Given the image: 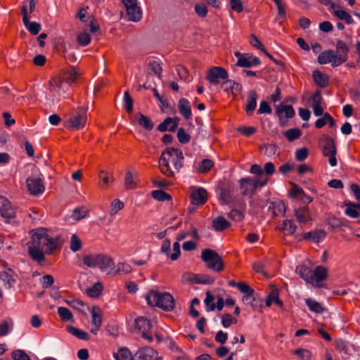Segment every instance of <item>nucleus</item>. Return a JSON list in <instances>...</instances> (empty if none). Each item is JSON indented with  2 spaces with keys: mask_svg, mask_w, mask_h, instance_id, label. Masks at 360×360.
<instances>
[{
  "mask_svg": "<svg viewBox=\"0 0 360 360\" xmlns=\"http://www.w3.org/2000/svg\"><path fill=\"white\" fill-rule=\"evenodd\" d=\"M326 232L322 229H316L307 233H304L300 240H311L315 243H319L326 237Z\"/></svg>",
  "mask_w": 360,
  "mask_h": 360,
  "instance_id": "obj_17",
  "label": "nucleus"
},
{
  "mask_svg": "<svg viewBox=\"0 0 360 360\" xmlns=\"http://www.w3.org/2000/svg\"><path fill=\"white\" fill-rule=\"evenodd\" d=\"M349 47L342 40L336 41V50H326L322 51L317 58V61L321 65L330 63L333 68L340 66L348 59Z\"/></svg>",
  "mask_w": 360,
  "mask_h": 360,
  "instance_id": "obj_1",
  "label": "nucleus"
},
{
  "mask_svg": "<svg viewBox=\"0 0 360 360\" xmlns=\"http://www.w3.org/2000/svg\"><path fill=\"white\" fill-rule=\"evenodd\" d=\"M78 73L75 68H72L64 76L63 80L68 86L71 85L76 81Z\"/></svg>",
  "mask_w": 360,
  "mask_h": 360,
  "instance_id": "obj_44",
  "label": "nucleus"
},
{
  "mask_svg": "<svg viewBox=\"0 0 360 360\" xmlns=\"http://www.w3.org/2000/svg\"><path fill=\"white\" fill-rule=\"evenodd\" d=\"M305 303L311 311L316 314H321L324 311V308L322 305L311 298H307L305 300Z\"/></svg>",
  "mask_w": 360,
  "mask_h": 360,
  "instance_id": "obj_34",
  "label": "nucleus"
},
{
  "mask_svg": "<svg viewBox=\"0 0 360 360\" xmlns=\"http://www.w3.org/2000/svg\"><path fill=\"white\" fill-rule=\"evenodd\" d=\"M212 225L215 231H223L231 224L224 217L219 216L212 221Z\"/></svg>",
  "mask_w": 360,
  "mask_h": 360,
  "instance_id": "obj_28",
  "label": "nucleus"
},
{
  "mask_svg": "<svg viewBox=\"0 0 360 360\" xmlns=\"http://www.w3.org/2000/svg\"><path fill=\"white\" fill-rule=\"evenodd\" d=\"M178 109L180 114L186 119L189 120L192 117L191 107L188 99L182 98L178 102Z\"/></svg>",
  "mask_w": 360,
  "mask_h": 360,
  "instance_id": "obj_21",
  "label": "nucleus"
},
{
  "mask_svg": "<svg viewBox=\"0 0 360 360\" xmlns=\"http://www.w3.org/2000/svg\"><path fill=\"white\" fill-rule=\"evenodd\" d=\"M58 314L60 319L64 322L73 321V315L72 312L65 307H58Z\"/></svg>",
  "mask_w": 360,
  "mask_h": 360,
  "instance_id": "obj_40",
  "label": "nucleus"
},
{
  "mask_svg": "<svg viewBox=\"0 0 360 360\" xmlns=\"http://www.w3.org/2000/svg\"><path fill=\"white\" fill-rule=\"evenodd\" d=\"M312 76L315 83L319 87L325 88L328 86L329 78L326 74L323 73L319 70H314Z\"/></svg>",
  "mask_w": 360,
  "mask_h": 360,
  "instance_id": "obj_23",
  "label": "nucleus"
},
{
  "mask_svg": "<svg viewBox=\"0 0 360 360\" xmlns=\"http://www.w3.org/2000/svg\"><path fill=\"white\" fill-rule=\"evenodd\" d=\"M170 159H172L175 169L179 172L183 167L184 160L182 151L175 148H167L162 152L159 159V167L161 172L167 176L174 175V171L169 167Z\"/></svg>",
  "mask_w": 360,
  "mask_h": 360,
  "instance_id": "obj_2",
  "label": "nucleus"
},
{
  "mask_svg": "<svg viewBox=\"0 0 360 360\" xmlns=\"http://www.w3.org/2000/svg\"><path fill=\"white\" fill-rule=\"evenodd\" d=\"M124 203L119 199L114 200L110 205V214L114 215L123 209Z\"/></svg>",
  "mask_w": 360,
  "mask_h": 360,
  "instance_id": "obj_62",
  "label": "nucleus"
},
{
  "mask_svg": "<svg viewBox=\"0 0 360 360\" xmlns=\"http://www.w3.org/2000/svg\"><path fill=\"white\" fill-rule=\"evenodd\" d=\"M124 185L127 189H134L136 187V183L133 181V174L130 171L126 172Z\"/></svg>",
  "mask_w": 360,
  "mask_h": 360,
  "instance_id": "obj_61",
  "label": "nucleus"
},
{
  "mask_svg": "<svg viewBox=\"0 0 360 360\" xmlns=\"http://www.w3.org/2000/svg\"><path fill=\"white\" fill-rule=\"evenodd\" d=\"M328 271L326 267L322 266H317L314 271H312V279L310 284L316 287H320V283L325 281L327 278Z\"/></svg>",
  "mask_w": 360,
  "mask_h": 360,
  "instance_id": "obj_15",
  "label": "nucleus"
},
{
  "mask_svg": "<svg viewBox=\"0 0 360 360\" xmlns=\"http://www.w3.org/2000/svg\"><path fill=\"white\" fill-rule=\"evenodd\" d=\"M214 300V295L210 292H207L206 297L204 300L207 311H214L216 309L215 304L213 303Z\"/></svg>",
  "mask_w": 360,
  "mask_h": 360,
  "instance_id": "obj_46",
  "label": "nucleus"
},
{
  "mask_svg": "<svg viewBox=\"0 0 360 360\" xmlns=\"http://www.w3.org/2000/svg\"><path fill=\"white\" fill-rule=\"evenodd\" d=\"M240 188L243 195H251L250 177L242 178L239 181Z\"/></svg>",
  "mask_w": 360,
  "mask_h": 360,
  "instance_id": "obj_36",
  "label": "nucleus"
},
{
  "mask_svg": "<svg viewBox=\"0 0 360 360\" xmlns=\"http://www.w3.org/2000/svg\"><path fill=\"white\" fill-rule=\"evenodd\" d=\"M274 302L276 305L281 307L283 303L279 298V292L277 288L273 289L269 294L266 300V305L270 307Z\"/></svg>",
  "mask_w": 360,
  "mask_h": 360,
  "instance_id": "obj_26",
  "label": "nucleus"
},
{
  "mask_svg": "<svg viewBox=\"0 0 360 360\" xmlns=\"http://www.w3.org/2000/svg\"><path fill=\"white\" fill-rule=\"evenodd\" d=\"M221 88L224 91L229 92V90L233 91V89L238 90L240 88V85L233 80L226 79L221 84Z\"/></svg>",
  "mask_w": 360,
  "mask_h": 360,
  "instance_id": "obj_50",
  "label": "nucleus"
},
{
  "mask_svg": "<svg viewBox=\"0 0 360 360\" xmlns=\"http://www.w3.org/2000/svg\"><path fill=\"white\" fill-rule=\"evenodd\" d=\"M0 280L2 281L4 283V285L8 288H10L14 283L12 276L7 271L0 272Z\"/></svg>",
  "mask_w": 360,
  "mask_h": 360,
  "instance_id": "obj_58",
  "label": "nucleus"
},
{
  "mask_svg": "<svg viewBox=\"0 0 360 360\" xmlns=\"http://www.w3.org/2000/svg\"><path fill=\"white\" fill-rule=\"evenodd\" d=\"M67 331L75 337L82 340H87L89 338V335L83 330H81L74 326H68L66 327Z\"/></svg>",
  "mask_w": 360,
  "mask_h": 360,
  "instance_id": "obj_32",
  "label": "nucleus"
},
{
  "mask_svg": "<svg viewBox=\"0 0 360 360\" xmlns=\"http://www.w3.org/2000/svg\"><path fill=\"white\" fill-rule=\"evenodd\" d=\"M148 70L150 74H153L158 76L159 78L160 77L162 67L160 65V63L158 60H150L148 63Z\"/></svg>",
  "mask_w": 360,
  "mask_h": 360,
  "instance_id": "obj_37",
  "label": "nucleus"
},
{
  "mask_svg": "<svg viewBox=\"0 0 360 360\" xmlns=\"http://www.w3.org/2000/svg\"><path fill=\"white\" fill-rule=\"evenodd\" d=\"M86 119V110L79 108L75 114L69 119V126L74 129H81L84 127Z\"/></svg>",
  "mask_w": 360,
  "mask_h": 360,
  "instance_id": "obj_9",
  "label": "nucleus"
},
{
  "mask_svg": "<svg viewBox=\"0 0 360 360\" xmlns=\"http://www.w3.org/2000/svg\"><path fill=\"white\" fill-rule=\"evenodd\" d=\"M29 254L32 259L38 262H41L44 260V250L35 247L28 245Z\"/></svg>",
  "mask_w": 360,
  "mask_h": 360,
  "instance_id": "obj_30",
  "label": "nucleus"
},
{
  "mask_svg": "<svg viewBox=\"0 0 360 360\" xmlns=\"http://www.w3.org/2000/svg\"><path fill=\"white\" fill-rule=\"evenodd\" d=\"M151 195L155 200L161 202L170 200L172 199L171 195L163 190L153 191Z\"/></svg>",
  "mask_w": 360,
  "mask_h": 360,
  "instance_id": "obj_42",
  "label": "nucleus"
},
{
  "mask_svg": "<svg viewBox=\"0 0 360 360\" xmlns=\"http://www.w3.org/2000/svg\"><path fill=\"white\" fill-rule=\"evenodd\" d=\"M178 122L179 118L177 117H167L158 126L157 129L161 132H164L167 130L169 131H174L177 128Z\"/></svg>",
  "mask_w": 360,
  "mask_h": 360,
  "instance_id": "obj_19",
  "label": "nucleus"
},
{
  "mask_svg": "<svg viewBox=\"0 0 360 360\" xmlns=\"http://www.w3.org/2000/svg\"><path fill=\"white\" fill-rule=\"evenodd\" d=\"M275 113L278 117L279 124L282 127L285 126L288 119L293 117L295 115L293 107L283 102L275 107Z\"/></svg>",
  "mask_w": 360,
  "mask_h": 360,
  "instance_id": "obj_5",
  "label": "nucleus"
},
{
  "mask_svg": "<svg viewBox=\"0 0 360 360\" xmlns=\"http://www.w3.org/2000/svg\"><path fill=\"white\" fill-rule=\"evenodd\" d=\"M207 191L203 188H199L191 193L190 198L193 205H199L205 202L207 198Z\"/></svg>",
  "mask_w": 360,
  "mask_h": 360,
  "instance_id": "obj_18",
  "label": "nucleus"
},
{
  "mask_svg": "<svg viewBox=\"0 0 360 360\" xmlns=\"http://www.w3.org/2000/svg\"><path fill=\"white\" fill-rule=\"evenodd\" d=\"M281 229L288 235H292L297 229V226L295 224L293 221L285 219L282 222Z\"/></svg>",
  "mask_w": 360,
  "mask_h": 360,
  "instance_id": "obj_39",
  "label": "nucleus"
},
{
  "mask_svg": "<svg viewBox=\"0 0 360 360\" xmlns=\"http://www.w3.org/2000/svg\"><path fill=\"white\" fill-rule=\"evenodd\" d=\"M312 269L306 265L297 266L296 273L307 283L310 284L312 279Z\"/></svg>",
  "mask_w": 360,
  "mask_h": 360,
  "instance_id": "obj_25",
  "label": "nucleus"
},
{
  "mask_svg": "<svg viewBox=\"0 0 360 360\" xmlns=\"http://www.w3.org/2000/svg\"><path fill=\"white\" fill-rule=\"evenodd\" d=\"M47 240V233L45 229L41 228L34 231L32 240L27 245L44 250Z\"/></svg>",
  "mask_w": 360,
  "mask_h": 360,
  "instance_id": "obj_10",
  "label": "nucleus"
},
{
  "mask_svg": "<svg viewBox=\"0 0 360 360\" xmlns=\"http://www.w3.org/2000/svg\"><path fill=\"white\" fill-rule=\"evenodd\" d=\"M115 360H132L130 350L127 347L120 348L116 353L113 354Z\"/></svg>",
  "mask_w": 360,
  "mask_h": 360,
  "instance_id": "obj_33",
  "label": "nucleus"
},
{
  "mask_svg": "<svg viewBox=\"0 0 360 360\" xmlns=\"http://www.w3.org/2000/svg\"><path fill=\"white\" fill-rule=\"evenodd\" d=\"M269 211H271L275 217L284 215L285 212V205L283 200L280 199H274L269 201Z\"/></svg>",
  "mask_w": 360,
  "mask_h": 360,
  "instance_id": "obj_16",
  "label": "nucleus"
},
{
  "mask_svg": "<svg viewBox=\"0 0 360 360\" xmlns=\"http://www.w3.org/2000/svg\"><path fill=\"white\" fill-rule=\"evenodd\" d=\"M98 258L99 254L86 255L83 257L82 262L87 267L96 268L98 266Z\"/></svg>",
  "mask_w": 360,
  "mask_h": 360,
  "instance_id": "obj_31",
  "label": "nucleus"
},
{
  "mask_svg": "<svg viewBox=\"0 0 360 360\" xmlns=\"http://www.w3.org/2000/svg\"><path fill=\"white\" fill-rule=\"evenodd\" d=\"M158 352L150 347L139 348L134 355L132 360H153Z\"/></svg>",
  "mask_w": 360,
  "mask_h": 360,
  "instance_id": "obj_14",
  "label": "nucleus"
},
{
  "mask_svg": "<svg viewBox=\"0 0 360 360\" xmlns=\"http://www.w3.org/2000/svg\"><path fill=\"white\" fill-rule=\"evenodd\" d=\"M326 141L322 149L323 155L328 157V163L331 167H335L338 165V160L336 158L337 150L334 141L330 136H326Z\"/></svg>",
  "mask_w": 360,
  "mask_h": 360,
  "instance_id": "obj_7",
  "label": "nucleus"
},
{
  "mask_svg": "<svg viewBox=\"0 0 360 360\" xmlns=\"http://www.w3.org/2000/svg\"><path fill=\"white\" fill-rule=\"evenodd\" d=\"M237 322V319L233 318L231 314H226L221 316V324L224 328H229L232 324L236 323Z\"/></svg>",
  "mask_w": 360,
  "mask_h": 360,
  "instance_id": "obj_60",
  "label": "nucleus"
},
{
  "mask_svg": "<svg viewBox=\"0 0 360 360\" xmlns=\"http://www.w3.org/2000/svg\"><path fill=\"white\" fill-rule=\"evenodd\" d=\"M294 354L298 356L302 360H311V352L305 349H297L294 351Z\"/></svg>",
  "mask_w": 360,
  "mask_h": 360,
  "instance_id": "obj_64",
  "label": "nucleus"
},
{
  "mask_svg": "<svg viewBox=\"0 0 360 360\" xmlns=\"http://www.w3.org/2000/svg\"><path fill=\"white\" fill-rule=\"evenodd\" d=\"M70 250L76 252L82 248L81 240L77 237L76 234H72L70 237Z\"/></svg>",
  "mask_w": 360,
  "mask_h": 360,
  "instance_id": "obj_49",
  "label": "nucleus"
},
{
  "mask_svg": "<svg viewBox=\"0 0 360 360\" xmlns=\"http://www.w3.org/2000/svg\"><path fill=\"white\" fill-rule=\"evenodd\" d=\"M146 299L149 305L158 307L166 311H172L174 308V299L169 292L150 291L146 296Z\"/></svg>",
  "mask_w": 360,
  "mask_h": 360,
  "instance_id": "obj_3",
  "label": "nucleus"
},
{
  "mask_svg": "<svg viewBox=\"0 0 360 360\" xmlns=\"http://www.w3.org/2000/svg\"><path fill=\"white\" fill-rule=\"evenodd\" d=\"M0 214L6 219L15 217V210L11 202L4 196H0Z\"/></svg>",
  "mask_w": 360,
  "mask_h": 360,
  "instance_id": "obj_12",
  "label": "nucleus"
},
{
  "mask_svg": "<svg viewBox=\"0 0 360 360\" xmlns=\"http://www.w3.org/2000/svg\"><path fill=\"white\" fill-rule=\"evenodd\" d=\"M334 15L340 20H344L347 25H352L354 20L349 13L344 10H336Z\"/></svg>",
  "mask_w": 360,
  "mask_h": 360,
  "instance_id": "obj_41",
  "label": "nucleus"
},
{
  "mask_svg": "<svg viewBox=\"0 0 360 360\" xmlns=\"http://www.w3.org/2000/svg\"><path fill=\"white\" fill-rule=\"evenodd\" d=\"M25 27L28 30V31L33 35H37L41 30V25L37 22H30V20L25 25Z\"/></svg>",
  "mask_w": 360,
  "mask_h": 360,
  "instance_id": "obj_57",
  "label": "nucleus"
},
{
  "mask_svg": "<svg viewBox=\"0 0 360 360\" xmlns=\"http://www.w3.org/2000/svg\"><path fill=\"white\" fill-rule=\"evenodd\" d=\"M137 122L146 131H150L154 127V124L151 119L143 114L139 112L137 114Z\"/></svg>",
  "mask_w": 360,
  "mask_h": 360,
  "instance_id": "obj_27",
  "label": "nucleus"
},
{
  "mask_svg": "<svg viewBox=\"0 0 360 360\" xmlns=\"http://www.w3.org/2000/svg\"><path fill=\"white\" fill-rule=\"evenodd\" d=\"M345 206L347 207L345 210V214L352 218L356 219L359 217V212L356 210V207L354 206V202H345Z\"/></svg>",
  "mask_w": 360,
  "mask_h": 360,
  "instance_id": "obj_45",
  "label": "nucleus"
},
{
  "mask_svg": "<svg viewBox=\"0 0 360 360\" xmlns=\"http://www.w3.org/2000/svg\"><path fill=\"white\" fill-rule=\"evenodd\" d=\"M228 72L221 67L215 66L212 68L206 75V79L212 84H218L220 79H228Z\"/></svg>",
  "mask_w": 360,
  "mask_h": 360,
  "instance_id": "obj_8",
  "label": "nucleus"
},
{
  "mask_svg": "<svg viewBox=\"0 0 360 360\" xmlns=\"http://www.w3.org/2000/svg\"><path fill=\"white\" fill-rule=\"evenodd\" d=\"M335 348L337 350H338L340 353L347 354L349 353V347L348 342L339 339L337 340L335 342Z\"/></svg>",
  "mask_w": 360,
  "mask_h": 360,
  "instance_id": "obj_47",
  "label": "nucleus"
},
{
  "mask_svg": "<svg viewBox=\"0 0 360 360\" xmlns=\"http://www.w3.org/2000/svg\"><path fill=\"white\" fill-rule=\"evenodd\" d=\"M201 259L206 263L207 268L214 271L219 272L224 269L222 258L215 250L204 249L201 253Z\"/></svg>",
  "mask_w": 360,
  "mask_h": 360,
  "instance_id": "obj_4",
  "label": "nucleus"
},
{
  "mask_svg": "<svg viewBox=\"0 0 360 360\" xmlns=\"http://www.w3.org/2000/svg\"><path fill=\"white\" fill-rule=\"evenodd\" d=\"M49 84L53 91L60 92L62 91L63 93L67 91L66 83L63 79H53L49 82Z\"/></svg>",
  "mask_w": 360,
  "mask_h": 360,
  "instance_id": "obj_35",
  "label": "nucleus"
},
{
  "mask_svg": "<svg viewBox=\"0 0 360 360\" xmlns=\"http://www.w3.org/2000/svg\"><path fill=\"white\" fill-rule=\"evenodd\" d=\"M195 11L197 15L201 18H204L207 14V7L203 3H198L194 7Z\"/></svg>",
  "mask_w": 360,
  "mask_h": 360,
  "instance_id": "obj_63",
  "label": "nucleus"
},
{
  "mask_svg": "<svg viewBox=\"0 0 360 360\" xmlns=\"http://www.w3.org/2000/svg\"><path fill=\"white\" fill-rule=\"evenodd\" d=\"M114 265L112 259L105 255L99 254L98 266L101 271H105Z\"/></svg>",
  "mask_w": 360,
  "mask_h": 360,
  "instance_id": "obj_24",
  "label": "nucleus"
},
{
  "mask_svg": "<svg viewBox=\"0 0 360 360\" xmlns=\"http://www.w3.org/2000/svg\"><path fill=\"white\" fill-rule=\"evenodd\" d=\"M219 198L226 204L230 203L232 200L230 190L227 188H221L219 191Z\"/></svg>",
  "mask_w": 360,
  "mask_h": 360,
  "instance_id": "obj_52",
  "label": "nucleus"
},
{
  "mask_svg": "<svg viewBox=\"0 0 360 360\" xmlns=\"http://www.w3.org/2000/svg\"><path fill=\"white\" fill-rule=\"evenodd\" d=\"M102 290L103 285L100 282H97L86 290V294L90 297H98Z\"/></svg>",
  "mask_w": 360,
  "mask_h": 360,
  "instance_id": "obj_38",
  "label": "nucleus"
},
{
  "mask_svg": "<svg viewBox=\"0 0 360 360\" xmlns=\"http://www.w3.org/2000/svg\"><path fill=\"white\" fill-rule=\"evenodd\" d=\"M135 330L143 333L152 329V323L147 318L139 316L134 321Z\"/></svg>",
  "mask_w": 360,
  "mask_h": 360,
  "instance_id": "obj_20",
  "label": "nucleus"
},
{
  "mask_svg": "<svg viewBox=\"0 0 360 360\" xmlns=\"http://www.w3.org/2000/svg\"><path fill=\"white\" fill-rule=\"evenodd\" d=\"M268 178H257V177H250V186L251 188V195H254L258 188H262L265 186L267 184Z\"/></svg>",
  "mask_w": 360,
  "mask_h": 360,
  "instance_id": "obj_29",
  "label": "nucleus"
},
{
  "mask_svg": "<svg viewBox=\"0 0 360 360\" xmlns=\"http://www.w3.org/2000/svg\"><path fill=\"white\" fill-rule=\"evenodd\" d=\"M132 269L131 266L127 263L120 262L117 264L115 273L116 274H127L131 271Z\"/></svg>",
  "mask_w": 360,
  "mask_h": 360,
  "instance_id": "obj_54",
  "label": "nucleus"
},
{
  "mask_svg": "<svg viewBox=\"0 0 360 360\" xmlns=\"http://www.w3.org/2000/svg\"><path fill=\"white\" fill-rule=\"evenodd\" d=\"M130 21L139 22L142 17V11L137 5V0H122Z\"/></svg>",
  "mask_w": 360,
  "mask_h": 360,
  "instance_id": "obj_6",
  "label": "nucleus"
},
{
  "mask_svg": "<svg viewBox=\"0 0 360 360\" xmlns=\"http://www.w3.org/2000/svg\"><path fill=\"white\" fill-rule=\"evenodd\" d=\"M302 135V131L298 128H292L284 132V136L289 141H293L298 139Z\"/></svg>",
  "mask_w": 360,
  "mask_h": 360,
  "instance_id": "obj_43",
  "label": "nucleus"
},
{
  "mask_svg": "<svg viewBox=\"0 0 360 360\" xmlns=\"http://www.w3.org/2000/svg\"><path fill=\"white\" fill-rule=\"evenodd\" d=\"M214 280L207 275H195V283L198 284L210 285L214 283Z\"/></svg>",
  "mask_w": 360,
  "mask_h": 360,
  "instance_id": "obj_55",
  "label": "nucleus"
},
{
  "mask_svg": "<svg viewBox=\"0 0 360 360\" xmlns=\"http://www.w3.org/2000/svg\"><path fill=\"white\" fill-rule=\"evenodd\" d=\"M176 136L179 141L182 144L188 143L191 140V136L186 133L185 129L182 127L178 129Z\"/></svg>",
  "mask_w": 360,
  "mask_h": 360,
  "instance_id": "obj_56",
  "label": "nucleus"
},
{
  "mask_svg": "<svg viewBox=\"0 0 360 360\" xmlns=\"http://www.w3.org/2000/svg\"><path fill=\"white\" fill-rule=\"evenodd\" d=\"M87 210L84 207H78L73 210L72 217L75 220L79 221L84 218L86 215Z\"/></svg>",
  "mask_w": 360,
  "mask_h": 360,
  "instance_id": "obj_48",
  "label": "nucleus"
},
{
  "mask_svg": "<svg viewBox=\"0 0 360 360\" xmlns=\"http://www.w3.org/2000/svg\"><path fill=\"white\" fill-rule=\"evenodd\" d=\"M27 187L30 194L38 195L44 191V186L40 178L28 177L26 180Z\"/></svg>",
  "mask_w": 360,
  "mask_h": 360,
  "instance_id": "obj_13",
  "label": "nucleus"
},
{
  "mask_svg": "<svg viewBox=\"0 0 360 360\" xmlns=\"http://www.w3.org/2000/svg\"><path fill=\"white\" fill-rule=\"evenodd\" d=\"M257 95L255 91H250L248 94L247 103L245 105V111L247 115H251L257 106Z\"/></svg>",
  "mask_w": 360,
  "mask_h": 360,
  "instance_id": "obj_22",
  "label": "nucleus"
},
{
  "mask_svg": "<svg viewBox=\"0 0 360 360\" xmlns=\"http://www.w3.org/2000/svg\"><path fill=\"white\" fill-rule=\"evenodd\" d=\"M235 55L238 57L236 65L239 67H257L261 64L260 59L256 56H252L248 54L242 55L239 52H236Z\"/></svg>",
  "mask_w": 360,
  "mask_h": 360,
  "instance_id": "obj_11",
  "label": "nucleus"
},
{
  "mask_svg": "<svg viewBox=\"0 0 360 360\" xmlns=\"http://www.w3.org/2000/svg\"><path fill=\"white\" fill-rule=\"evenodd\" d=\"M77 41L80 46H86L90 43L91 37L87 32H82L77 35Z\"/></svg>",
  "mask_w": 360,
  "mask_h": 360,
  "instance_id": "obj_53",
  "label": "nucleus"
},
{
  "mask_svg": "<svg viewBox=\"0 0 360 360\" xmlns=\"http://www.w3.org/2000/svg\"><path fill=\"white\" fill-rule=\"evenodd\" d=\"M123 105L125 110L128 112H132L133 110V99L131 98V96L129 95V91H126L124 93L123 96Z\"/></svg>",
  "mask_w": 360,
  "mask_h": 360,
  "instance_id": "obj_51",
  "label": "nucleus"
},
{
  "mask_svg": "<svg viewBox=\"0 0 360 360\" xmlns=\"http://www.w3.org/2000/svg\"><path fill=\"white\" fill-rule=\"evenodd\" d=\"M13 360H31L30 356L22 349H15L11 354Z\"/></svg>",
  "mask_w": 360,
  "mask_h": 360,
  "instance_id": "obj_59",
  "label": "nucleus"
}]
</instances>
